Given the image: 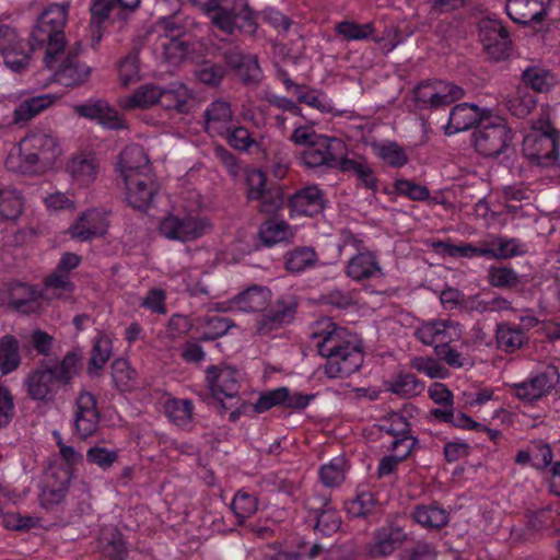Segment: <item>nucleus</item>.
I'll return each mask as SVG.
<instances>
[{
  "label": "nucleus",
  "instance_id": "nucleus-41",
  "mask_svg": "<svg viewBox=\"0 0 560 560\" xmlns=\"http://www.w3.org/2000/svg\"><path fill=\"white\" fill-rule=\"evenodd\" d=\"M164 412L168 420L182 429H188L192 423L194 402L190 399L171 397L165 400Z\"/></svg>",
  "mask_w": 560,
  "mask_h": 560
},
{
  "label": "nucleus",
  "instance_id": "nucleus-42",
  "mask_svg": "<svg viewBox=\"0 0 560 560\" xmlns=\"http://www.w3.org/2000/svg\"><path fill=\"white\" fill-rule=\"evenodd\" d=\"M113 354V342L106 335H97L94 338L91 358L88 362L86 373L97 376Z\"/></svg>",
  "mask_w": 560,
  "mask_h": 560
},
{
  "label": "nucleus",
  "instance_id": "nucleus-23",
  "mask_svg": "<svg viewBox=\"0 0 560 560\" xmlns=\"http://www.w3.org/2000/svg\"><path fill=\"white\" fill-rule=\"evenodd\" d=\"M126 200L135 209L147 210L156 194V185L150 175H140L124 179Z\"/></svg>",
  "mask_w": 560,
  "mask_h": 560
},
{
  "label": "nucleus",
  "instance_id": "nucleus-49",
  "mask_svg": "<svg viewBox=\"0 0 560 560\" xmlns=\"http://www.w3.org/2000/svg\"><path fill=\"white\" fill-rule=\"evenodd\" d=\"M317 260L316 252L308 246L295 247L284 255L285 268L290 272H302L314 267Z\"/></svg>",
  "mask_w": 560,
  "mask_h": 560
},
{
  "label": "nucleus",
  "instance_id": "nucleus-43",
  "mask_svg": "<svg viewBox=\"0 0 560 560\" xmlns=\"http://www.w3.org/2000/svg\"><path fill=\"white\" fill-rule=\"evenodd\" d=\"M154 52L168 63L179 62L188 52V45L180 38L159 36L154 43Z\"/></svg>",
  "mask_w": 560,
  "mask_h": 560
},
{
  "label": "nucleus",
  "instance_id": "nucleus-11",
  "mask_svg": "<svg viewBox=\"0 0 560 560\" xmlns=\"http://www.w3.org/2000/svg\"><path fill=\"white\" fill-rule=\"evenodd\" d=\"M346 151L341 139L328 137L301 154V162L307 168L339 167V160Z\"/></svg>",
  "mask_w": 560,
  "mask_h": 560
},
{
  "label": "nucleus",
  "instance_id": "nucleus-64",
  "mask_svg": "<svg viewBox=\"0 0 560 560\" xmlns=\"http://www.w3.org/2000/svg\"><path fill=\"white\" fill-rule=\"evenodd\" d=\"M394 188L397 194L405 196L412 201H425L430 198V190L428 187L417 184L410 179H396L394 182Z\"/></svg>",
  "mask_w": 560,
  "mask_h": 560
},
{
  "label": "nucleus",
  "instance_id": "nucleus-34",
  "mask_svg": "<svg viewBox=\"0 0 560 560\" xmlns=\"http://www.w3.org/2000/svg\"><path fill=\"white\" fill-rule=\"evenodd\" d=\"M528 341L523 328L509 322L498 323L495 327L497 348L505 353H513Z\"/></svg>",
  "mask_w": 560,
  "mask_h": 560
},
{
  "label": "nucleus",
  "instance_id": "nucleus-47",
  "mask_svg": "<svg viewBox=\"0 0 560 560\" xmlns=\"http://www.w3.org/2000/svg\"><path fill=\"white\" fill-rule=\"evenodd\" d=\"M412 516L418 524L427 528H441L448 523V513L435 504L417 505Z\"/></svg>",
  "mask_w": 560,
  "mask_h": 560
},
{
  "label": "nucleus",
  "instance_id": "nucleus-30",
  "mask_svg": "<svg viewBox=\"0 0 560 560\" xmlns=\"http://www.w3.org/2000/svg\"><path fill=\"white\" fill-rule=\"evenodd\" d=\"M477 122H482L478 106L469 103L457 104L450 112L444 132L446 136H452L472 128Z\"/></svg>",
  "mask_w": 560,
  "mask_h": 560
},
{
  "label": "nucleus",
  "instance_id": "nucleus-8",
  "mask_svg": "<svg viewBox=\"0 0 560 560\" xmlns=\"http://www.w3.org/2000/svg\"><path fill=\"white\" fill-rule=\"evenodd\" d=\"M475 149L485 156H498L512 141V132L503 120H485L472 133Z\"/></svg>",
  "mask_w": 560,
  "mask_h": 560
},
{
  "label": "nucleus",
  "instance_id": "nucleus-20",
  "mask_svg": "<svg viewBox=\"0 0 560 560\" xmlns=\"http://www.w3.org/2000/svg\"><path fill=\"white\" fill-rule=\"evenodd\" d=\"M75 113L84 118L97 120L103 127L112 130L126 128L118 112L105 100H89L74 107Z\"/></svg>",
  "mask_w": 560,
  "mask_h": 560
},
{
  "label": "nucleus",
  "instance_id": "nucleus-7",
  "mask_svg": "<svg viewBox=\"0 0 560 560\" xmlns=\"http://www.w3.org/2000/svg\"><path fill=\"white\" fill-rule=\"evenodd\" d=\"M299 307L294 294H283L273 302H269L264 313L256 319V332L268 336L294 322Z\"/></svg>",
  "mask_w": 560,
  "mask_h": 560
},
{
  "label": "nucleus",
  "instance_id": "nucleus-39",
  "mask_svg": "<svg viewBox=\"0 0 560 560\" xmlns=\"http://www.w3.org/2000/svg\"><path fill=\"white\" fill-rule=\"evenodd\" d=\"M55 94H40L22 101L13 112L15 124L28 121L40 112L51 106L57 101Z\"/></svg>",
  "mask_w": 560,
  "mask_h": 560
},
{
  "label": "nucleus",
  "instance_id": "nucleus-17",
  "mask_svg": "<svg viewBox=\"0 0 560 560\" xmlns=\"http://www.w3.org/2000/svg\"><path fill=\"white\" fill-rule=\"evenodd\" d=\"M108 225L106 212L93 208L81 213L69 226L68 232L71 238L88 242L103 236L107 232Z\"/></svg>",
  "mask_w": 560,
  "mask_h": 560
},
{
  "label": "nucleus",
  "instance_id": "nucleus-24",
  "mask_svg": "<svg viewBox=\"0 0 560 560\" xmlns=\"http://www.w3.org/2000/svg\"><path fill=\"white\" fill-rule=\"evenodd\" d=\"M325 192L317 185H310L298 190L289 198V207L298 214L314 217L326 207Z\"/></svg>",
  "mask_w": 560,
  "mask_h": 560
},
{
  "label": "nucleus",
  "instance_id": "nucleus-60",
  "mask_svg": "<svg viewBox=\"0 0 560 560\" xmlns=\"http://www.w3.org/2000/svg\"><path fill=\"white\" fill-rule=\"evenodd\" d=\"M345 460L342 458H334L328 464L323 465L319 469V478L327 488L340 486L345 480Z\"/></svg>",
  "mask_w": 560,
  "mask_h": 560
},
{
  "label": "nucleus",
  "instance_id": "nucleus-37",
  "mask_svg": "<svg viewBox=\"0 0 560 560\" xmlns=\"http://www.w3.org/2000/svg\"><path fill=\"white\" fill-rule=\"evenodd\" d=\"M538 149L530 154V159L538 165L548 167L559 160L560 137L557 132H545L536 139Z\"/></svg>",
  "mask_w": 560,
  "mask_h": 560
},
{
  "label": "nucleus",
  "instance_id": "nucleus-36",
  "mask_svg": "<svg viewBox=\"0 0 560 560\" xmlns=\"http://www.w3.org/2000/svg\"><path fill=\"white\" fill-rule=\"evenodd\" d=\"M32 48L30 43L18 37L15 33L14 40H8L3 48L2 57L4 65L13 72L24 71L30 63Z\"/></svg>",
  "mask_w": 560,
  "mask_h": 560
},
{
  "label": "nucleus",
  "instance_id": "nucleus-52",
  "mask_svg": "<svg viewBox=\"0 0 560 560\" xmlns=\"http://www.w3.org/2000/svg\"><path fill=\"white\" fill-rule=\"evenodd\" d=\"M226 143L234 150L248 152L252 148H259V142L252 136L249 130L244 126L232 124L226 133L221 135Z\"/></svg>",
  "mask_w": 560,
  "mask_h": 560
},
{
  "label": "nucleus",
  "instance_id": "nucleus-50",
  "mask_svg": "<svg viewBox=\"0 0 560 560\" xmlns=\"http://www.w3.org/2000/svg\"><path fill=\"white\" fill-rule=\"evenodd\" d=\"M233 326V320L228 317L221 315L205 316L199 323L200 340H215L224 336Z\"/></svg>",
  "mask_w": 560,
  "mask_h": 560
},
{
  "label": "nucleus",
  "instance_id": "nucleus-18",
  "mask_svg": "<svg viewBox=\"0 0 560 560\" xmlns=\"http://www.w3.org/2000/svg\"><path fill=\"white\" fill-rule=\"evenodd\" d=\"M75 46L74 50L69 51L63 57L54 72L55 81L66 88H74L85 83L91 74V68L78 58L81 43H77Z\"/></svg>",
  "mask_w": 560,
  "mask_h": 560
},
{
  "label": "nucleus",
  "instance_id": "nucleus-22",
  "mask_svg": "<svg viewBox=\"0 0 560 560\" xmlns=\"http://www.w3.org/2000/svg\"><path fill=\"white\" fill-rule=\"evenodd\" d=\"M552 0H506L505 11L509 18L518 24L541 22Z\"/></svg>",
  "mask_w": 560,
  "mask_h": 560
},
{
  "label": "nucleus",
  "instance_id": "nucleus-61",
  "mask_svg": "<svg viewBox=\"0 0 560 560\" xmlns=\"http://www.w3.org/2000/svg\"><path fill=\"white\" fill-rule=\"evenodd\" d=\"M508 107L512 115L523 118L536 107V100L526 89H518L508 101Z\"/></svg>",
  "mask_w": 560,
  "mask_h": 560
},
{
  "label": "nucleus",
  "instance_id": "nucleus-35",
  "mask_svg": "<svg viewBox=\"0 0 560 560\" xmlns=\"http://www.w3.org/2000/svg\"><path fill=\"white\" fill-rule=\"evenodd\" d=\"M338 168L343 173H352L355 175L359 186L372 191L377 190L375 172L363 156L357 159L342 156L339 160Z\"/></svg>",
  "mask_w": 560,
  "mask_h": 560
},
{
  "label": "nucleus",
  "instance_id": "nucleus-56",
  "mask_svg": "<svg viewBox=\"0 0 560 560\" xmlns=\"http://www.w3.org/2000/svg\"><path fill=\"white\" fill-rule=\"evenodd\" d=\"M492 245L495 246L497 259L524 256L528 252L527 245L515 237L498 236L492 242Z\"/></svg>",
  "mask_w": 560,
  "mask_h": 560
},
{
  "label": "nucleus",
  "instance_id": "nucleus-26",
  "mask_svg": "<svg viewBox=\"0 0 560 560\" xmlns=\"http://www.w3.org/2000/svg\"><path fill=\"white\" fill-rule=\"evenodd\" d=\"M406 533L399 527H382L374 533L368 552L372 558L387 557L406 540Z\"/></svg>",
  "mask_w": 560,
  "mask_h": 560
},
{
  "label": "nucleus",
  "instance_id": "nucleus-57",
  "mask_svg": "<svg viewBox=\"0 0 560 560\" xmlns=\"http://www.w3.org/2000/svg\"><path fill=\"white\" fill-rule=\"evenodd\" d=\"M378 428L393 439L405 436L411 432L410 422L399 412H390L381 419Z\"/></svg>",
  "mask_w": 560,
  "mask_h": 560
},
{
  "label": "nucleus",
  "instance_id": "nucleus-45",
  "mask_svg": "<svg viewBox=\"0 0 560 560\" xmlns=\"http://www.w3.org/2000/svg\"><path fill=\"white\" fill-rule=\"evenodd\" d=\"M378 504L374 492L369 490L358 491L357 495L345 503V511L352 518L371 515Z\"/></svg>",
  "mask_w": 560,
  "mask_h": 560
},
{
  "label": "nucleus",
  "instance_id": "nucleus-10",
  "mask_svg": "<svg viewBox=\"0 0 560 560\" xmlns=\"http://www.w3.org/2000/svg\"><path fill=\"white\" fill-rule=\"evenodd\" d=\"M479 38L486 55L493 61L506 59L511 52L512 42L502 22L483 19L479 23Z\"/></svg>",
  "mask_w": 560,
  "mask_h": 560
},
{
  "label": "nucleus",
  "instance_id": "nucleus-3",
  "mask_svg": "<svg viewBox=\"0 0 560 560\" xmlns=\"http://www.w3.org/2000/svg\"><path fill=\"white\" fill-rule=\"evenodd\" d=\"M60 154L57 138L49 131L33 129L21 139L18 155L10 153L5 166L10 171L32 173L51 166Z\"/></svg>",
  "mask_w": 560,
  "mask_h": 560
},
{
  "label": "nucleus",
  "instance_id": "nucleus-1",
  "mask_svg": "<svg viewBox=\"0 0 560 560\" xmlns=\"http://www.w3.org/2000/svg\"><path fill=\"white\" fill-rule=\"evenodd\" d=\"M318 354L326 359L322 366L328 378H347L361 368L363 351L347 329L326 323V327L312 334Z\"/></svg>",
  "mask_w": 560,
  "mask_h": 560
},
{
  "label": "nucleus",
  "instance_id": "nucleus-19",
  "mask_svg": "<svg viewBox=\"0 0 560 560\" xmlns=\"http://www.w3.org/2000/svg\"><path fill=\"white\" fill-rule=\"evenodd\" d=\"M72 474L69 468L56 467L48 475L46 485L39 494V504L45 510H52L59 505L66 498Z\"/></svg>",
  "mask_w": 560,
  "mask_h": 560
},
{
  "label": "nucleus",
  "instance_id": "nucleus-46",
  "mask_svg": "<svg viewBox=\"0 0 560 560\" xmlns=\"http://www.w3.org/2000/svg\"><path fill=\"white\" fill-rule=\"evenodd\" d=\"M259 236L261 242L270 247L278 243L289 241L293 236V233L285 221L269 219L260 225Z\"/></svg>",
  "mask_w": 560,
  "mask_h": 560
},
{
  "label": "nucleus",
  "instance_id": "nucleus-59",
  "mask_svg": "<svg viewBox=\"0 0 560 560\" xmlns=\"http://www.w3.org/2000/svg\"><path fill=\"white\" fill-rule=\"evenodd\" d=\"M532 455V467L536 470H545L552 464L553 452L549 443L542 440H533L528 443Z\"/></svg>",
  "mask_w": 560,
  "mask_h": 560
},
{
  "label": "nucleus",
  "instance_id": "nucleus-27",
  "mask_svg": "<svg viewBox=\"0 0 560 560\" xmlns=\"http://www.w3.org/2000/svg\"><path fill=\"white\" fill-rule=\"evenodd\" d=\"M100 164L92 153H78L72 155L66 165V171L73 182L81 186L93 183L98 174Z\"/></svg>",
  "mask_w": 560,
  "mask_h": 560
},
{
  "label": "nucleus",
  "instance_id": "nucleus-5",
  "mask_svg": "<svg viewBox=\"0 0 560 560\" xmlns=\"http://www.w3.org/2000/svg\"><path fill=\"white\" fill-rule=\"evenodd\" d=\"M69 3H50L38 15L32 32V40L38 45H46L44 62L52 69L57 57L63 54L66 47L65 27L68 22Z\"/></svg>",
  "mask_w": 560,
  "mask_h": 560
},
{
  "label": "nucleus",
  "instance_id": "nucleus-14",
  "mask_svg": "<svg viewBox=\"0 0 560 560\" xmlns=\"http://www.w3.org/2000/svg\"><path fill=\"white\" fill-rule=\"evenodd\" d=\"M308 517L315 521L314 529L324 536H330L341 526L338 511L331 505L328 495L319 494L307 499Z\"/></svg>",
  "mask_w": 560,
  "mask_h": 560
},
{
  "label": "nucleus",
  "instance_id": "nucleus-40",
  "mask_svg": "<svg viewBox=\"0 0 560 560\" xmlns=\"http://www.w3.org/2000/svg\"><path fill=\"white\" fill-rule=\"evenodd\" d=\"M160 96V86L149 83L139 86L132 94L122 97L119 104L126 110L133 108L147 109L159 104Z\"/></svg>",
  "mask_w": 560,
  "mask_h": 560
},
{
  "label": "nucleus",
  "instance_id": "nucleus-33",
  "mask_svg": "<svg viewBox=\"0 0 560 560\" xmlns=\"http://www.w3.org/2000/svg\"><path fill=\"white\" fill-rule=\"evenodd\" d=\"M161 96L159 104L167 109L184 114L189 112V104L192 100L189 89L180 83L173 82L167 88L160 86Z\"/></svg>",
  "mask_w": 560,
  "mask_h": 560
},
{
  "label": "nucleus",
  "instance_id": "nucleus-9",
  "mask_svg": "<svg viewBox=\"0 0 560 560\" xmlns=\"http://www.w3.org/2000/svg\"><path fill=\"white\" fill-rule=\"evenodd\" d=\"M464 96V90L450 82H422L413 90L417 108L429 109L448 105Z\"/></svg>",
  "mask_w": 560,
  "mask_h": 560
},
{
  "label": "nucleus",
  "instance_id": "nucleus-29",
  "mask_svg": "<svg viewBox=\"0 0 560 560\" xmlns=\"http://www.w3.org/2000/svg\"><path fill=\"white\" fill-rule=\"evenodd\" d=\"M271 291L264 285H252L231 300V307L244 313L261 312L266 310L270 300Z\"/></svg>",
  "mask_w": 560,
  "mask_h": 560
},
{
  "label": "nucleus",
  "instance_id": "nucleus-44",
  "mask_svg": "<svg viewBox=\"0 0 560 560\" xmlns=\"http://www.w3.org/2000/svg\"><path fill=\"white\" fill-rule=\"evenodd\" d=\"M21 364L20 343L15 337L5 335L0 339V372L8 375Z\"/></svg>",
  "mask_w": 560,
  "mask_h": 560
},
{
  "label": "nucleus",
  "instance_id": "nucleus-31",
  "mask_svg": "<svg viewBox=\"0 0 560 560\" xmlns=\"http://www.w3.org/2000/svg\"><path fill=\"white\" fill-rule=\"evenodd\" d=\"M525 517L527 518L526 527L530 532H549L555 534L560 530L559 504H550L537 510H527Z\"/></svg>",
  "mask_w": 560,
  "mask_h": 560
},
{
  "label": "nucleus",
  "instance_id": "nucleus-16",
  "mask_svg": "<svg viewBox=\"0 0 560 560\" xmlns=\"http://www.w3.org/2000/svg\"><path fill=\"white\" fill-rule=\"evenodd\" d=\"M415 337L425 346L453 342L460 337L459 324L450 319L422 322L415 330Z\"/></svg>",
  "mask_w": 560,
  "mask_h": 560
},
{
  "label": "nucleus",
  "instance_id": "nucleus-32",
  "mask_svg": "<svg viewBox=\"0 0 560 560\" xmlns=\"http://www.w3.org/2000/svg\"><path fill=\"white\" fill-rule=\"evenodd\" d=\"M118 165L122 179L127 176L149 175V159L139 144L127 145L119 154Z\"/></svg>",
  "mask_w": 560,
  "mask_h": 560
},
{
  "label": "nucleus",
  "instance_id": "nucleus-48",
  "mask_svg": "<svg viewBox=\"0 0 560 560\" xmlns=\"http://www.w3.org/2000/svg\"><path fill=\"white\" fill-rule=\"evenodd\" d=\"M372 149L380 160L394 168H400L409 161L405 149L395 141L376 142L372 144Z\"/></svg>",
  "mask_w": 560,
  "mask_h": 560
},
{
  "label": "nucleus",
  "instance_id": "nucleus-2",
  "mask_svg": "<svg viewBox=\"0 0 560 560\" xmlns=\"http://www.w3.org/2000/svg\"><path fill=\"white\" fill-rule=\"evenodd\" d=\"M81 353L69 351L57 365L42 364L32 370L24 380L28 397L35 401H52L60 385H69L79 373Z\"/></svg>",
  "mask_w": 560,
  "mask_h": 560
},
{
  "label": "nucleus",
  "instance_id": "nucleus-54",
  "mask_svg": "<svg viewBox=\"0 0 560 560\" xmlns=\"http://www.w3.org/2000/svg\"><path fill=\"white\" fill-rule=\"evenodd\" d=\"M488 282L493 288L512 289L521 283V276L509 266H490L488 269Z\"/></svg>",
  "mask_w": 560,
  "mask_h": 560
},
{
  "label": "nucleus",
  "instance_id": "nucleus-53",
  "mask_svg": "<svg viewBox=\"0 0 560 560\" xmlns=\"http://www.w3.org/2000/svg\"><path fill=\"white\" fill-rule=\"evenodd\" d=\"M231 509L237 518V524L243 525L258 510V500L255 495L244 490H238L231 502Z\"/></svg>",
  "mask_w": 560,
  "mask_h": 560
},
{
  "label": "nucleus",
  "instance_id": "nucleus-58",
  "mask_svg": "<svg viewBox=\"0 0 560 560\" xmlns=\"http://www.w3.org/2000/svg\"><path fill=\"white\" fill-rule=\"evenodd\" d=\"M298 101L316 108L320 113L339 115L335 109L332 101L326 93L319 90L308 89L306 92H300L298 94Z\"/></svg>",
  "mask_w": 560,
  "mask_h": 560
},
{
  "label": "nucleus",
  "instance_id": "nucleus-38",
  "mask_svg": "<svg viewBox=\"0 0 560 560\" xmlns=\"http://www.w3.org/2000/svg\"><path fill=\"white\" fill-rule=\"evenodd\" d=\"M98 546L105 560H125L128 555L122 534L114 527L102 532Z\"/></svg>",
  "mask_w": 560,
  "mask_h": 560
},
{
  "label": "nucleus",
  "instance_id": "nucleus-62",
  "mask_svg": "<svg viewBox=\"0 0 560 560\" xmlns=\"http://www.w3.org/2000/svg\"><path fill=\"white\" fill-rule=\"evenodd\" d=\"M287 395L288 387H278L272 390L264 392L254 404V411L262 413L273 407H284Z\"/></svg>",
  "mask_w": 560,
  "mask_h": 560
},
{
  "label": "nucleus",
  "instance_id": "nucleus-55",
  "mask_svg": "<svg viewBox=\"0 0 560 560\" xmlns=\"http://www.w3.org/2000/svg\"><path fill=\"white\" fill-rule=\"evenodd\" d=\"M160 23L164 30V34L161 36L173 38H180L189 32L191 27H199L192 19L184 18L178 13L163 18Z\"/></svg>",
  "mask_w": 560,
  "mask_h": 560
},
{
  "label": "nucleus",
  "instance_id": "nucleus-28",
  "mask_svg": "<svg viewBox=\"0 0 560 560\" xmlns=\"http://www.w3.org/2000/svg\"><path fill=\"white\" fill-rule=\"evenodd\" d=\"M44 298L37 287L16 282L10 287L9 306L22 314H32L39 308V300Z\"/></svg>",
  "mask_w": 560,
  "mask_h": 560
},
{
  "label": "nucleus",
  "instance_id": "nucleus-6",
  "mask_svg": "<svg viewBox=\"0 0 560 560\" xmlns=\"http://www.w3.org/2000/svg\"><path fill=\"white\" fill-rule=\"evenodd\" d=\"M210 229L211 224L207 218L191 213H172L164 217L159 224L161 235L182 243L195 241Z\"/></svg>",
  "mask_w": 560,
  "mask_h": 560
},
{
  "label": "nucleus",
  "instance_id": "nucleus-51",
  "mask_svg": "<svg viewBox=\"0 0 560 560\" xmlns=\"http://www.w3.org/2000/svg\"><path fill=\"white\" fill-rule=\"evenodd\" d=\"M388 388L392 393L411 398L420 395L424 390V383L418 380L413 374L399 373L388 382Z\"/></svg>",
  "mask_w": 560,
  "mask_h": 560
},
{
  "label": "nucleus",
  "instance_id": "nucleus-63",
  "mask_svg": "<svg viewBox=\"0 0 560 560\" xmlns=\"http://www.w3.org/2000/svg\"><path fill=\"white\" fill-rule=\"evenodd\" d=\"M410 366L430 378H445L448 374L447 370L431 357H415L410 360Z\"/></svg>",
  "mask_w": 560,
  "mask_h": 560
},
{
  "label": "nucleus",
  "instance_id": "nucleus-25",
  "mask_svg": "<svg viewBox=\"0 0 560 560\" xmlns=\"http://www.w3.org/2000/svg\"><path fill=\"white\" fill-rule=\"evenodd\" d=\"M233 110L231 104L223 100L211 102L203 112L205 130L211 137H220L226 133L233 124Z\"/></svg>",
  "mask_w": 560,
  "mask_h": 560
},
{
  "label": "nucleus",
  "instance_id": "nucleus-12",
  "mask_svg": "<svg viewBox=\"0 0 560 560\" xmlns=\"http://www.w3.org/2000/svg\"><path fill=\"white\" fill-rule=\"evenodd\" d=\"M100 418L95 396L88 390H81L75 399L73 413L74 432L80 439H88L94 435L98 429Z\"/></svg>",
  "mask_w": 560,
  "mask_h": 560
},
{
  "label": "nucleus",
  "instance_id": "nucleus-15",
  "mask_svg": "<svg viewBox=\"0 0 560 560\" xmlns=\"http://www.w3.org/2000/svg\"><path fill=\"white\" fill-rule=\"evenodd\" d=\"M206 381L213 397H235L241 387L238 370L230 365H212L206 371Z\"/></svg>",
  "mask_w": 560,
  "mask_h": 560
},
{
  "label": "nucleus",
  "instance_id": "nucleus-13",
  "mask_svg": "<svg viewBox=\"0 0 560 560\" xmlns=\"http://www.w3.org/2000/svg\"><path fill=\"white\" fill-rule=\"evenodd\" d=\"M559 375L556 370H547L530 375L523 382L511 385L514 395L526 404H533L547 396L558 384Z\"/></svg>",
  "mask_w": 560,
  "mask_h": 560
},
{
  "label": "nucleus",
  "instance_id": "nucleus-21",
  "mask_svg": "<svg viewBox=\"0 0 560 560\" xmlns=\"http://www.w3.org/2000/svg\"><path fill=\"white\" fill-rule=\"evenodd\" d=\"M345 273L357 282L382 278L384 275L378 256L373 250L355 253L347 262Z\"/></svg>",
  "mask_w": 560,
  "mask_h": 560
},
{
  "label": "nucleus",
  "instance_id": "nucleus-4",
  "mask_svg": "<svg viewBox=\"0 0 560 560\" xmlns=\"http://www.w3.org/2000/svg\"><path fill=\"white\" fill-rule=\"evenodd\" d=\"M209 20L210 24L232 35L235 30L253 35L257 23L247 0H190Z\"/></svg>",
  "mask_w": 560,
  "mask_h": 560
}]
</instances>
